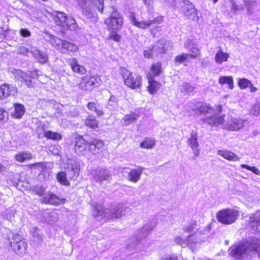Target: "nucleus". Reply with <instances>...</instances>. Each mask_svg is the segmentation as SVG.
Instances as JSON below:
<instances>
[{
    "label": "nucleus",
    "mask_w": 260,
    "mask_h": 260,
    "mask_svg": "<svg viewBox=\"0 0 260 260\" xmlns=\"http://www.w3.org/2000/svg\"><path fill=\"white\" fill-rule=\"evenodd\" d=\"M186 107L189 109L196 111V114L205 115L206 117L203 120L210 125L217 126L223 122V117L216 115L215 109L209 104L191 101L187 103Z\"/></svg>",
    "instance_id": "nucleus-1"
},
{
    "label": "nucleus",
    "mask_w": 260,
    "mask_h": 260,
    "mask_svg": "<svg viewBox=\"0 0 260 260\" xmlns=\"http://www.w3.org/2000/svg\"><path fill=\"white\" fill-rule=\"evenodd\" d=\"M229 251L230 255L236 260L243 258L252 251L256 252L260 257V241L252 239L251 242H244L231 247Z\"/></svg>",
    "instance_id": "nucleus-2"
},
{
    "label": "nucleus",
    "mask_w": 260,
    "mask_h": 260,
    "mask_svg": "<svg viewBox=\"0 0 260 260\" xmlns=\"http://www.w3.org/2000/svg\"><path fill=\"white\" fill-rule=\"evenodd\" d=\"M78 5L82 9L83 14L91 21H96L98 18L95 10L102 12L104 8L103 0H77Z\"/></svg>",
    "instance_id": "nucleus-3"
},
{
    "label": "nucleus",
    "mask_w": 260,
    "mask_h": 260,
    "mask_svg": "<svg viewBox=\"0 0 260 260\" xmlns=\"http://www.w3.org/2000/svg\"><path fill=\"white\" fill-rule=\"evenodd\" d=\"M125 211L126 208L122 204L118 205L111 211L104 210L102 205H97L95 206L93 215L98 220H100L104 218H120L125 214Z\"/></svg>",
    "instance_id": "nucleus-4"
},
{
    "label": "nucleus",
    "mask_w": 260,
    "mask_h": 260,
    "mask_svg": "<svg viewBox=\"0 0 260 260\" xmlns=\"http://www.w3.org/2000/svg\"><path fill=\"white\" fill-rule=\"evenodd\" d=\"M239 216L237 210L233 208H226L219 211L216 214L218 222L224 224H231L235 222Z\"/></svg>",
    "instance_id": "nucleus-5"
},
{
    "label": "nucleus",
    "mask_w": 260,
    "mask_h": 260,
    "mask_svg": "<svg viewBox=\"0 0 260 260\" xmlns=\"http://www.w3.org/2000/svg\"><path fill=\"white\" fill-rule=\"evenodd\" d=\"M54 19L56 25L71 30H76L78 26L75 20L72 17H68L63 12H56L54 15Z\"/></svg>",
    "instance_id": "nucleus-6"
},
{
    "label": "nucleus",
    "mask_w": 260,
    "mask_h": 260,
    "mask_svg": "<svg viewBox=\"0 0 260 260\" xmlns=\"http://www.w3.org/2000/svg\"><path fill=\"white\" fill-rule=\"evenodd\" d=\"M10 244L12 250L17 255L22 256L27 253V243L19 235H13Z\"/></svg>",
    "instance_id": "nucleus-7"
},
{
    "label": "nucleus",
    "mask_w": 260,
    "mask_h": 260,
    "mask_svg": "<svg viewBox=\"0 0 260 260\" xmlns=\"http://www.w3.org/2000/svg\"><path fill=\"white\" fill-rule=\"evenodd\" d=\"M120 74L122 75L125 84L131 88H139L141 85V77L136 74L133 75L131 72L125 68L120 69Z\"/></svg>",
    "instance_id": "nucleus-8"
},
{
    "label": "nucleus",
    "mask_w": 260,
    "mask_h": 260,
    "mask_svg": "<svg viewBox=\"0 0 260 260\" xmlns=\"http://www.w3.org/2000/svg\"><path fill=\"white\" fill-rule=\"evenodd\" d=\"M110 16L105 20L109 31L119 30L123 24V18L117 10L112 8Z\"/></svg>",
    "instance_id": "nucleus-9"
},
{
    "label": "nucleus",
    "mask_w": 260,
    "mask_h": 260,
    "mask_svg": "<svg viewBox=\"0 0 260 260\" xmlns=\"http://www.w3.org/2000/svg\"><path fill=\"white\" fill-rule=\"evenodd\" d=\"M12 73L17 80L25 83L28 87L32 85L31 78H36L38 76V71L36 70L30 71V76L20 70L14 69Z\"/></svg>",
    "instance_id": "nucleus-10"
},
{
    "label": "nucleus",
    "mask_w": 260,
    "mask_h": 260,
    "mask_svg": "<svg viewBox=\"0 0 260 260\" xmlns=\"http://www.w3.org/2000/svg\"><path fill=\"white\" fill-rule=\"evenodd\" d=\"M131 23L135 26L142 29H147L153 24H159L161 23L164 20V17L159 16L153 19L152 20H148L146 21L142 20L141 21H138L134 13H132L129 16Z\"/></svg>",
    "instance_id": "nucleus-11"
},
{
    "label": "nucleus",
    "mask_w": 260,
    "mask_h": 260,
    "mask_svg": "<svg viewBox=\"0 0 260 260\" xmlns=\"http://www.w3.org/2000/svg\"><path fill=\"white\" fill-rule=\"evenodd\" d=\"M248 121L240 118L230 117L224 124V128L231 131H237L242 128Z\"/></svg>",
    "instance_id": "nucleus-12"
},
{
    "label": "nucleus",
    "mask_w": 260,
    "mask_h": 260,
    "mask_svg": "<svg viewBox=\"0 0 260 260\" xmlns=\"http://www.w3.org/2000/svg\"><path fill=\"white\" fill-rule=\"evenodd\" d=\"M166 48L162 41H159L155 45L147 48L143 52L144 56L147 58H151L159 53H164Z\"/></svg>",
    "instance_id": "nucleus-13"
},
{
    "label": "nucleus",
    "mask_w": 260,
    "mask_h": 260,
    "mask_svg": "<svg viewBox=\"0 0 260 260\" xmlns=\"http://www.w3.org/2000/svg\"><path fill=\"white\" fill-rule=\"evenodd\" d=\"M211 229L210 225L207 226L204 230H198L197 232L192 235H190L187 237V242L192 243V246H188L192 251L196 248L198 245L204 240V238L200 237V235H205L207 232H209Z\"/></svg>",
    "instance_id": "nucleus-14"
},
{
    "label": "nucleus",
    "mask_w": 260,
    "mask_h": 260,
    "mask_svg": "<svg viewBox=\"0 0 260 260\" xmlns=\"http://www.w3.org/2000/svg\"><path fill=\"white\" fill-rule=\"evenodd\" d=\"M181 11L184 15L188 19L197 21L199 17L197 14V11L192 4L189 3L188 1L184 2L181 6Z\"/></svg>",
    "instance_id": "nucleus-15"
},
{
    "label": "nucleus",
    "mask_w": 260,
    "mask_h": 260,
    "mask_svg": "<svg viewBox=\"0 0 260 260\" xmlns=\"http://www.w3.org/2000/svg\"><path fill=\"white\" fill-rule=\"evenodd\" d=\"M93 180L96 182L101 183L103 181H109L111 175L109 170L102 168H98L92 173Z\"/></svg>",
    "instance_id": "nucleus-16"
},
{
    "label": "nucleus",
    "mask_w": 260,
    "mask_h": 260,
    "mask_svg": "<svg viewBox=\"0 0 260 260\" xmlns=\"http://www.w3.org/2000/svg\"><path fill=\"white\" fill-rule=\"evenodd\" d=\"M249 222L252 233H260V211L249 216Z\"/></svg>",
    "instance_id": "nucleus-17"
},
{
    "label": "nucleus",
    "mask_w": 260,
    "mask_h": 260,
    "mask_svg": "<svg viewBox=\"0 0 260 260\" xmlns=\"http://www.w3.org/2000/svg\"><path fill=\"white\" fill-rule=\"evenodd\" d=\"M104 148V142L101 140L94 139L88 143V151L92 154L99 153L102 152Z\"/></svg>",
    "instance_id": "nucleus-18"
},
{
    "label": "nucleus",
    "mask_w": 260,
    "mask_h": 260,
    "mask_svg": "<svg viewBox=\"0 0 260 260\" xmlns=\"http://www.w3.org/2000/svg\"><path fill=\"white\" fill-rule=\"evenodd\" d=\"M16 88L8 84H4L0 86V100L9 96L14 95L16 93Z\"/></svg>",
    "instance_id": "nucleus-19"
},
{
    "label": "nucleus",
    "mask_w": 260,
    "mask_h": 260,
    "mask_svg": "<svg viewBox=\"0 0 260 260\" xmlns=\"http://www.w3.org/2000/svg\"><path fill=\"white\" fill-rule=\"evenodd\" d=\"M197 137V134L192 132L190 134V138L188 139V145L191 148L195 156L194 159L198 157L200 154L199 144L198 142Z\"/></svg>",
    "instance_id": "nucleus-20"
},
{
    "label": "nucleus",
    "mask_w": 260,
    "mask_h": 260,
    "mask_svg": "<svg viewBox=\"0 0 260 260\" xmlns=\"http://www.w3.org/2000/svg\"><path fill=\"white\" fill-rule=\"evenodd\" d=\"M41 200L43 203L54 205H58L63 204L66 201L65 199L63 198L60 199L56 195L52 193H48L46 194L45 196Z\"/></svg>",
    "instance_id": "nucleus-21"
},
{
    "label": "nucleus",
    "mask_w": 260,
    "mask_h": 260,
    "mask_svg": "<svg viewBox=\"0 0 260 260\" xmlns=\"http://www.w3.org/2000/svg\"><path fill=\"white\" fill-rule=\"evenodd\" d=\"M89 142H86L82 137L76 139L75 150L78 155H83L85 152Z\"/></svg>",
    "instance_id": "nucleus-22"
},
{
    "label": "nucleus",
    "mask_w": 260,
    "mask_h": 260,
    "mask_svg": "<svg viewBox=\"0 0 260 260\" xmlns=\"http://www.w3.org/2000/svg\"><path fill=\"white\" fill-rule=\"evenodd\" d=\"M44 38L45 40L49 42L53 47L60 51L61 48H62V45L64 40H62L48 33L45 34Z\"/></svg>",
    "instance_id": "nucleus-23"
},
{
    "label": "nucleus",
    "mask_w": 260,
    "mask_h": 260,
    "mask_svg": "<svg viewBox=\"0 0 260 260\" xmlns=\"http://www.w3.org/2000/svg\"><path fill=\"white\" fill-rule=\"evenodd\" d=\"M30 52L38 62L41 63H45L47 62L48 57L46 52L40 51L35 47L31 49Z\"/></svg>",
    "instance_id": "nucleus-24"
},
{
    "label": "nucleus",
    "mask_w": 260,
    "mask_h": 260,
    "mask_svg": "<svg viewBox=\"0 0 260 260\" xmlns=\"http://www.w3.org/2000/svg\"><path fill=\"white\" fill-rule=\"evenodd\" d=\"M43 219L49 224H53L58 219V214L56 210H46L42 214Z\"/></svg>",
    "instance_id": "nucleus-25"
},
{
    "label": "nucleus",
    "mask_w": 260,
    "mask_h": 260,
    "mask_svg": "<svg viewBox=\"0 0 260 260\" xmlns=\"http://www.w3.org/2000/svg\"><path fill=\"white\" fill-rule=\"evenodd\" d=\"M143 170L144 168L141 167L132 169L128 173V180L134 183L138 182L141 179Z\"/></svg>",
    "instance_id": "nucleus-26"
},
{
    "label": "nucleus",
    "mask_w": 260,
    "mask_h": 260,
    "mask_svg": "<svg viewBox=\"0 0 260 260\" xmlns=\"http://www.w3.org/2000/svg\"><path fill=\"white\" fill-rule=\"evenodd\" d=\"M184 47L191 53V54H188L189 58L194 59L200 56L201 53L200 49L190 42L185 43L184 44Z\"/></svg>",
    "instance_id": "nucleus-27"
},
{
    "label": "nucleus",
    "mask_w": 260,
    "mask_h": 260,
    "mask_svg": "<svg viewBox=\"0 0 260 260\" xmlns=\"http://www.w3.org/2000/svg\"><path fill=\"white\" fill-rule=\"evenodd\" d=\"M217 154L230 161H238L240 159L234 152L226 150H219L217 151Z\"/></svg>",
    "instance_id": "nucleus-28"
},
{
    "label": "nucleus",
    "mask_w": 260,
    "mask_h": 260,
    "mask_svg": "<svg viewBox=\"0 0 260 260\" xmlns=\"http://www.w3.org/2000/svg\"><path fill=\"white\" fill-rule=\"evenodd\" d=\"M69 62L72 70L74 72L78 73L80 74H84L86 73V70L85 68L83 66L79 65L76 58H73L70 59Z\"/></svg>",
    "instance_id": "nucleus-29"
},
{
    "label": "nucleus",
    "mask_w": 260,
    "mask_h": 260,
    "mask_svg": "<svg viewBox=\"0 0 260 260\" xmlns=\"http://www.w3.org/2000/svg\"><path fill=\"white\" fill-rule=\"evenodd\" d=\"M14 111L12 113V116L15 118L20 119L24 115L25 108L23 105L15 103L14 104Z\"/></svg>",
    "instance_id": "nucleus-30"
},
{
    "label": "nucleus",
    "mask_w": 260,
    "mask_h": 260,
    "mask_svg": "<svg viewBox=\"0 0 260 260\" xmlns=\"http://www.w3.org/2000/svg\"><path fill=\"white\" fill-rule=\"evenodd\" d=\"M139 116V114L135 112H131L128 114H126L122 118V124L125 126L129 125L135 122Z\"/></svg>",
    "instance_id": "nucleus-31"
},
{
    "label": "nucleus",
    "mask_w": 260,
    "mask_h": 260,
    "mask_svg": "<svg viewBox=\"0 0 260 260\" xmlns=\"http://www.w3.org/2000/svg\"><path fill=\"white\" fill-rule=\"evenodd\" d=\"M153 228L154 226L151 224H147L143 227L137 235L136 238L138 239V241L142 240L143 238H145Z\"/></svg>",
    "instance_id": "nucleus-32"
},
{
    "label": "nucleus",
    "mask_w": 260,
    "mask_h": 260,
    "mask_svg": "<svg viewBox=\"0 0 260 260\" xmlns=\"http://www.w3.org/2000/svg\"><path fill=\"white\" fill-rule=\"evenodd\" d=\"M78 51V48L76 45L64 40L60 52L62 53H66L67 51L75 52Z\"/></svg>",
    "instance_id": "nucleus-33"
},
{
    "label": "nucleus",
    "mask_w": 260,
    "mask_h": 260,
    "mask_svg": "<svg viewBox=\"0 0 260 260\" xmlns=\"http://www.w3.org/2000/svg\"><path fill=\"white\" fill-rule=\"evenodd\" d=\"M229 57V55L228 53L219 49L216 53L215 60L217 63L221 64L222 62L226 61Z\"/></svg>",
    "instance_id": "nucleus-34"
},
{
    "label": "nucleus",
    "mask_w": 260,
    "mask_h": 260,
    "mask_svg": "<svg viewBox=\"0 0 260 260\" xmlns=\"http://www.w3.org/2000/svg\"><path fill=\"white\" fill-rule=\"evenodd\" d=\"M32 157L31 153L27 151H22L15 156V160L20 162H23L26 160H30Z\"/></svg>",
    "instance_id": "nucleus-35"
},
{
    "label": "nucleus",
    "mask_w": 260,
    "mask_h": 260,
    "mask_svg": "<svg viewBox=\"0 0 260 260\" xmlns=\"http://www.w3.org/2000/svg\"><path fill=\"white\" fill-rule=\"evenodd\" d=\"M149 86L148 90L151 94H154L160 88V83L155 81L152 78L149 79Z\"/></svg>",
    "instance_id": "nucleus-36"
},
{
    "label": "nucleus",
    "mask_w": 260,
    "mask_h": 260,
    "mask_svg": "<svg viewBox=\"0 0 260 260\" xmlns=\"http://www.w3.org/2000/svg\"><path fill=\"white\" fill-rule=\"evenodd\" d=\"M84 124L87 127L94 129L98 127L99 122L94 116L89 115L85 119Z\"/></svg>",
    "instance_id": "nucleus-37"
},
{
    "label": "nucleus",
    "mask_w": 260,
    "mask_h": 260,
    "mask_svg": "<svg viewBox=\"0 0 260 260\" xmlns=\"http://www.w3.org/2000/svg\"><path fill=\"white\" fill-rule=\"evenodd\" d=\"M180 89L185 94H193L195 93V87L188 82L183 83L180 86Z\"/></svg>",
    "instance_id": "nucleus-38"
},
{
    "label": "nucleus",
    "mask_w": 260,
    "mask_h": 260,
    "mask_svg": "<svg viewBox=\"0 0 260 260\" xmlns=\"http://www.w3.org/2000/svg\"><path fill=\"white\" fill-rule=\"evenodd\" d=\"M66 170H70L71 171L75 170L76 172H80V166L75 160L69 159L67 162Z\"/></svg>",
    "instance_id": "nucleus-39"
},
{
    "label": "nucleus",
    "mask_w": 260,
    "mask_h": 260,
    "mask_svg": "<svg viewBox=\"0 0 260 260\" xmlns=\"http://www.w3.org/2000/svg\"><path fill=\"white\" fill-rule=\"evenodd\" d=\"M78 86L80 89L85 90H90L92 89L88 80V76H84L82 78L81 81L78 84Z\"/></svg>",
    "instance_id": "nucleus-40"
},
{
    "label": "nucleus",
    "mask_w": 260,
    "mask_h": 260,
    "mask_svg": "<svg viewBox=\"0 0 260 260\" xmlns=\"http://www.w3.org/2000/svg\"><path fill=\"white\" fill-rule=\"evenodd\" d=\"M33 240L37 243H41L43 241L42 232L38 228H35L31 232Z\"/></svg>",
    "instance_id": "nucleus-41"
},
{
    "label": "nucleus",
    "mask_w": 260,
    "mask_h": 260,
    "mask_svg": "<svg viewBox=\"0 0 260 260\" xmlns=\"http://www.w3.org/2000/svg\"><path fill=\"white\" fill-rule=\"evenodd\" d=\"M219 82L221 84L227 83L231 89L234 88L233 79L232 76H221L219 77Z\"/></svg>",
    "instance_id": "nucleus-42"
},
{
    "label": "nucleus",
    "mask_w": 260,
    "mask_h": 260,
    "mask_svg": "<svg viewBox=\"0 0 260 260\" xmlns=\"http://www.w3.org/2000/svg\"><path fill=\"white\" fill-rule=\"evenodd\" d=\"M155 144V141L154 139L146 138L140 143V147L145 149H151L154 146Z\"/></svg>",
    "instance_id": "nucleus-43"
},
{
    "label": "nucleus",
    "mask_w": 260,
    "mask_h": 260,
    "mask_svg": "<svg viewBox=\"0 0 260 260\" xmlns=\"http://www.w3.org/2000/svg\"><path fill=\"white\" fill-rule=\"evenodd\" d=\"M67 176V175L65 172H60L57 174V180L62 185L69 186L70 185V182L68 180Z\"/></svg>",
    "instance_id": "nucleus-44"
},
{
    "label": "nucleus",
    "mask_w": 260,
    "mask_h": 260,
    "mask_svg": "<svg viewBox=\"0 0 260 260\" xmlns=\"http://www.w3.org/2000/svg\"><path fill=\"white\" fill-rule=\"evenodd\" d=\"M161 63L160 62L154 63L150 68V71L154 76H158L162 72Z\"/></svg>",
    "instance_id": "nucleus-45"
},
{
    "label": "nucleus",
    "mask_w": 260,
    "mask_h": 260,
    "mask_svg": "<svg viewBox=\"0 0 260 260\" xmlns=\"http://www.w3.org/2000/svg\"><path fill=\"white\" fill-rule=\"evenodd\" d=\"M174 241L176 244L185 247L186 246H192V243L187 242V238L186 239H183L180 236H177L175 238Z\"/></svg>",
    "instance_id": "nucleus-46"
},
{
    "label": "nucleus",
    "mask_w": 260,
    "mask_h": 260,
    "mask_svg": "<svg viewBox=\"0 0 260 260\" xmlns=\"http://www.w3.org/2000/svg\"><path fill=\"white\" fill-rule=\"evenodd\" d=\"M44 136L47 139L53 140H59L61 139V136L60 134L56 132H53L50 131H46L44 133Z\"/></svg>",
    "instance_id": "nucleus-47"
},
{
    "label": "nucleus",
    "mask_w": 260,
    "mask_h": 260,
    "mask_svg": "<svg viewBox=\"0 0 260 260\" xmlns=\"http://www.w3.org/2000/svg\"><path fill=\"white\" fill-rule=\"evenodd\" d=\"M88 80L92 88L99 86L101 82L100 78L98 76H88Z\"/></svg>",
    "instance_id": "nucleus-48"
},
{
    "label": "nucleus",
    "mask_w": 260,
    "mask_h": 260,
    "mask_svg": "<svg viewBox=\"0 0 260 260\" xmlns=\"http://www.w3.org/2000/svg\"><path fill=\"white\" fill-rule=\"evenodd\" d=\"M15 214V210L13 208H11L6 210V211L2 213V215L6 219L10 220L14 217Z\"/></svg>",
    "instance_id": "nucleus-49"
},
{
    "label": "nucleus",
    "mask_w": 260,
    "mask_h": 260,
    "mask_svg": "<svg viewBox=\"0 0 260 260\" xmlns=\"http://www.w3.org/2000/svg\"><path fill=\"white\" fill-rule=\"evenodd\" d=\"M231 4V10L232 12L236 13L237 12L243 9L242 4L238 5L237 0H230Z\"/></svg>",
    "instance_id": "nucleus-50"
},
{
    "label": "nucleus",
    "mask_w": 260,
    "mask_h": 260,
    "mask_svg": "<svg viewBox=\"0 0 260 260\" xmlns=\"http://www.w3.org/2000/svg\"><path fill=\"white\" fill-rule=\"evenodd\" d=\"M87 107L89 110L95 112L98 116H102L103 114V112L102 110L96 108V104L94 102H89Z\"/></svg>",
    "instance_id": "nucleus-51"
},
{
    "label": "nucleus",
    "mask_w": 260,
    "mask_h": 260,
    "mask_svg": "<svg viewBox=\"0 0 260 260\" xmlns=\"http://www.w3.org/2000/svg\"><path fill=\"white\" fill-rule=\"evenodd\" d=\"M245 6L246 7L248 13L251 14L252 7L256 4L255 0H243Z\"/></svg>",
    "instance_id": "nucleus-52"
},
{
    "label": "nucleus",
    "mask_w": 260,
    "mask_h": 260,
    "mask_svg": "<svg viewBox=\"0 0 260 260\" xmlns=\"http://www.w3.org/2000/svg\"><path fill=\"white\" fill-rule=\"evenodd\" d=\"M238 84L241 89H245L251 84V82L247 79H241L238 82Z\"/></svg>",
    "instance_id": "nucleus-53"
},
{
    "label": "nucleus",
    "mask_w": 260,
    "mask_h": 260,
    "mask_svg": "<svg viewBox=\"0 0 260 260\" xmlns=\"http://www.w3.org/2000/svg\"><path fill=\"white\" fill-rule=\"evenodd\" d=\"M8 113L4 109L0 108V124H3L8 119Z\"/></svg>",
    "instance_id": "nucleus-54"
},
{
    "label": "nucleus",
    "mask_w": 260,
    "mask_h": 260,
    "mask_svg": "<svg viewBox=\"0 0 260 260\" xmlns=\"http://www.w3.org/2000/svg\"><path fill=\"white\" fill-rule=\"evenodd\" d=\"M240 167L243 169H246L247 170L251 171L257 175H260V171L256 167H250L244 164L241 165Z\"/></svg>",
    "instance_id": "nucleus-55"
},
{
    "label": "nucleus",
    "mask_w": 260,
    "mask_h": 260,
    "mask_svg": "<svg viewBox=\"0 0 260 260\" xmlns=\"http://www.w3.org/2000/svg\"><path fill=\"white\" fill-rule=\"evenodd\" d=\"M196 226L197 222L196 221H192L190 223L184 226L183 228V230L185 232L191 233L193 231Z\"/></svg>",
    "instance_id": "nucleus-56"
},
{
    "label": "nucleus",
    "mask_w": 260,
    "mask_h": 260,
    "mask_svg": "<svg viewBox=\"0 0 260 260\" xmlns=\"http://www.w3.org/2000/svg\"><path fill=\"white\" fill-rule=\"evenodd\" d=\"M67 173L66 174L68 176V178L70 180H75L77 178L80 172H77L76 171H71L70 170H66Z\"/></svg>",
    "instance_id": "nucleus-57"
},
{
    "label": "nucleus",
    "mask_w": 260,
    "mask_h": 260,
    "mask_svg": "<svg viewBox=\"0 0 260 260\" xmlns=\"http://www.w3.org/2000/svg\"><path fill=\"white\" fill-rule=\"evenodd\" d=\"M15 51L18 54L26 56L28 53V49L24 46H20L16 48Z\"/></svg>",
    "instance_id": "nucleus-58"
},
{
    "label": "nucleus",
    "mask_w": 260,
    "mask_h": 260,
    "mask_svg": "<svg viewBox=\"0 0 260 260\" xmlns=\"http://www.w3.org/2000/svg\"><path fill=\"white\" fill-rule=\"evenodd\" d=\"M189 58V55L187 53H182L181 55H177L175 58V61L179 63H183L186 60Z\"/></svg>",
    "instance_id": "nucleus-59"
},
{
    "label": "nucleus",
    "mask_w": 260,
    "mask_h": 260,
    "mask_svg": "<svg viewBox=\"0 0 260 260\" xmlns=\"http://www.w3.org/2000/svg\"><path fill=\"white\" fill-rule=\"evenodd\" d=\"M118 30L110 31L109 37L111 39L113 40L115 42H119L121 39V37L117 34Z\"/></svg>",
    "instance_id": "nucleus-60"
},
{
    "label": "nucleus",
    "mask_w": 260,
    "mask_h": 260,
    "mask_svg": "<svg viewBox=\"0 0 260 260\" xmlns=\"http://www.w3.org/2000/svg\"><path fill=\"white\" fill-rule=\"evenodd\" d=\"M145 5L148 11H151L153 9V0H143Z\"/></svg>",
    "instance_id": "nucleus-61"
},
{
    "label": "nucleus",
    "mask_w": 260,
    "mask_h": 260,
    "mask_svg": "<svg viewBox=\"0 0 260 260\" xmlns=\"http://www.w3.org/2000/svg\"><path fill=\"white\" fill-rule=\"evenodd\" d=\"M35 191L37 194L41 196L44 194L45 192V189L44 188L41 186H37L35 188Z\"/></svg>",
    "instance_id": "nucleus-62"
},
{
    "label": "nucleus",
    "mask_w": 260,
    "mask_h": 260,
    "mask_svg": "<svg viewBox=\"0 0 260 260\" xmlns=\"http://www.w3.org/2000/svg\"><path fill=\"white\" fill-rule=\"evenodd\" d=\"M20 35L23 37H28L30 36L31 33L29 30L26 28H21L20 30Z\"/></svg>",
    "instance_id": "nucleus-63"
},
{
    "label": "nucleus",
    "mask_w": 260,
    "mask_h": 260,
    "mask_svg": "<svg viewBox=\"0 0 260 260\" xmlns=\"http://www.w3.org/2000/svg\"><path fill=\"white\" fill-rule=\"evenodd\" d=\"M31 168L36 166H38L40 170H43L45 169V164L43 162H38L30 165Z\"/></svg>",
    "instance_id": "nucleus-64"
}]
</instances>
